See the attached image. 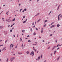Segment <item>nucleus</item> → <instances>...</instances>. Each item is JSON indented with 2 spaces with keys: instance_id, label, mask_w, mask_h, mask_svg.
<instances>
[{
  "instance_id": "39",
  "label": "nucleus",
  "mask_w": 62,
  "mask_h": 62,
  "mask_svg": "<svg viewBox=\"0 0 62 62\" xmlns=\"http://www.w3.org/2000/svg\"><path fill=\"white\" fill-rule=\"evenodd\" d=\"M36 30H38V28H36Z\"/></svg>"
},
{
  "instance_id": "61",
  "label": "nucleus",
  "mask_w": 62,
  "mask_h": 62,
  "mask_svg": "<svg viewBox=\"0 0 62 62\" xmlns=\"http://www.w3.org/2000/svg\"><path fill=\"white\" fill-rule=\"evenodd\" d=\"M9 26H10V25H9L8 26V27H9Z\"/></svg>"
},
{
  "instance_id": "10",
  "label": "nucleus",
  "mask_w": 62,
  "mask_h": 62,
  "mask_svg": "<svg viewBox=\"0 0 62 62\" xmlns=\"http://www.w3.org/2000/svg\"><path fill=\"white\" fill-rule=\"evenodd\" d=\"M39 13H38V14H37V15H36L35 16H38V15H39Z\"/></svg>"
},
{
  "instance_id": "32",
  "label": "nucleus",
  "mask_w": 62,
  "mask_h": 62,
  "mask_svg": "<svg viewBox=\"0 0 62 62\" xmlns=\"http://www.w3.org/2000/svg\"><path fill=\"white\" fill-rule=\"evenodd\" d=\"M13 46H14V45H13V44L12 46V48L13 47Z\"/></svg>"
},
{
  "instance_id": "6",
  "label": "nucleus",
  "mask_w": 62,
  "mask_h": 62,
  "mask_svg": "<svg viewBox=\"0 0 62 62\" xmlns=\"http://www.w3.org/2000/svg\"><path fill=\"white\" fill-rule=\"evenodd\" d=\"M40 56H39L38 57V58L37 59V60L38 61L39 60V59H40Z\"/></svg>"
},
{
  "instance_id": "30",
  "label": "nucleus",
  "mask_w": 62,
  "mask_h": 62,
  "mask_svg": "<svg viewBox=\"0 0 62 62\" xmlns=\"http://www.w3.org/2000/svg\"><path fill=\"white\" fill-rule=\"evenodd\" d=\"M26 22V21H24V22H23V23H25Z\"/></svg>"
},
{
  "instance_id": "55",
  "label": "nucleus",
  "mask_w": 62,
  "mask_h": 62,
  "mask_svg": "<svg viewBox=\"0 0 62 62\" xmlns=\"http://www.w3.org/2000/svg\"><path fill=\"white\" fill-rule=\"evenodd\" d=\"M42 41H43V42H44V40H43Z\"/></svg>"
},
{
  "instance_id": "4",
  "label": "nucleus",
  "mask_w": 62,
  "mask_h": 62,
  "mask_svg": "<svg viewBox=\"0 0 62 62\" xmlns=\"http://www.w3.org/2000/svg\"><path fill=\"white\" fill-rule=\"evenodd\" d=\"M61 15V14H60L58 15V21H59V16H60Z\"/></svg>"
},
{
  "instance_id": "52",
  "label": "nucleus",
  "mask_w": 62,
  "mask_h": 62,
  "mask_svg": "<svg viewBox=\"0 0 62 62\" xmlns=\"http://www.w3.org/2000/svg\"><path fill=\"white\" fill-rule=\"evenodd\" d=\"M30 37V36H29V35H28L27 36V37Z\"/></svg>"
},
{
  "instance_id": "51",
  "label": "nucleus",
  "mask_w": 62,
  "mask_h": 62,
  "mask_svg": "<svg viewBox=\"0 0 62 62\" xmlns=\"http://www.w3.org/2000/svg\"><path fill=\"white\" fill-rule=\"evenodd\" d=\"M33 45H36L37 44H33Z\"/></svg>"
},
{
  "instance_id": "31",
  "label": "nucleus",
  "mask_w": 62,
  "mask_h": 62,
  "mask_svg": "<svg viewBox=\"0 0 62 62\" xmlns=\"http://www.w3.org/2000/svg\"><path fill=\"white\" fill-rule=\"evenodd\" d=\"M22 10V9H20V12H21V11Z\"/></svg>"
},
{
  "instance_id": "57",
  "label": "nucleus",
  "mask_w": 62,
  "mask_h": 62,
  "mask_svg": "<svg viewBox=\"0 0 62 62\" xmlns=\"http://www.w3.org/2000/svg\"><path fill=\"white\" fill-rule=\"evenodd\" d=\"M4 48H3L2 49V51H3V50H4Z\"/></svg>"
},
{
  "instance_id": "36",
  "label": "nucleus",
  "mask_w": 62,
  "mask_h": 62,
  "mask_svg": "<svg viewBox=\"0 0 62 62\" xmlns=\"http://www.w3.org/2000/svg\"><path fill=\"white\" fill-rule=\"evenodd\" d=\"M55 42H56V43L57 42V40H55Z\"/></svg>"
},
{
  "instance_id": "37",
  "label": "nucleus",
  "mask_w": 62,
  "mask_h": 62,
  "mask_svg": "<svg viewBox=\"0 0 62 62\" xmlns=\"http://www.w3.org/2000/svg\"><path fill=\"white\" fill-rule=\"evenodd\" d=\"M3 41V40H1L0 41V42H1V41Z\"/></svg>"
},
{
  "instance_id": "8",
  "label": "nucleus",
  "mask_w": 62,
  "mask_h": 62,
  "mask_svg": "<svg viewBox=\"0 0 62 62\" xmlns=\"http://www.w3.org/2000/svg\"><path fill=\"white\" fill-rule=\"evenodd\" d=\"M33 35H36V33L35 32H34V33H33Z\"/></svg>"
},
{
  "instance_id": "5",
  "label": "nucleus",
  "mask_w": 62,
  "mask_h": 62,
  "mask_svg": "<svg viewBox=\"0 0 62 62\" xmlns=\"http://www.w3.org/2000/svg\"><path fill=\"white\" fill-rule=\"evenodd\" d=\"M3 27H4L3 26H0V29H2V28H3Z\"/></svg>"
},
{
  "instance_id": "46",
  "label": "nucleus",
  "mask_w": 62,
  "mask_h": 62,
  "mask_svg": "<svg viewBox=\"0 0 62 62\" xmlns=\"http://www.w3.org/2000/svg\"><path fill=\"white\" fill-rule=\"evenodd\" d=\"M42 54L41 55V58H42Z\"/></svg>"
},
{
  "instance_id": "29",
  "label": "nucleus",
  "mask_w": 62,
  "mask_h": 62,
  "mask_svg": "<svg viewBox=\"0 0 62 62\" xmlns=\"http://www.w3.org/2000/svg\"><path fill=\"white\" fill-rule=\"evenodd\" d=\"M28 42H31V41L30 40H28Z\"/></svg>"
},
{
  "instance_id": "59",
  "label": "nucleus",
  "mask_w": 62,
  "mask_h": 62,
  "mask_svg": "<svg viewBox=\"0 0 62 62\" xmlns=\"http://www.w3.org/2000/svg\"><path fill=\"white\" fill-rule=\"evenodd\" d=\"M13 26V25H12L11 26V27H12V26Z\"/></svg>"
},
{
  "instance_id": "16",
  "label": "nucleus",
  "mask_w": 62,
  "mask_h": 62,
  "mask_svg": "<svg viewBox=\"0 0 62 62\" xmlns=\"http://www.w3.org/2000/svg\"><path fill=\"white\" fill-rule=\"evenodd\" d=\"M54 22H52L51 23V25H52V24H54Z\"/></svg>"
},
{
  "instance_id": "17",
  "label": "nucleus",
  "mask_w": 62,
  "mask_h": 62,
  "mask_svg": "<svg viewBox=\"0 0 62 62\" xmlns=\"http://www.w3.org/2000/svg\"><path fill=\"white\" fill-rule=\"evenodd\" d=\"M12 46V44H11V45L10 46V48L11 49V46Z\"/></svg>"
},
{
  "instance_id": "21",
  "label": "nucleus",
  "mask_w": 62,
  "mask_h": 62,
  "mask_svg": "<svg viewBox=\"0 0 62 62\" xmlns=\"http://www.w3.org/2000/svg\"><path fill=\"white\" fill-rule=\"evenodd\" d=\"M46 26V24H45V25H44V27H45Z\"/></svg>"
},
{
  "instance_id": "58",
  "label": "nucleus",
  "mask_w": 62,
  "mask_h": 62,
  "mask_svg": "<svg viewBox=\"0 0 62 62\" xmlns=\"http://www.w3.org/2000/svg\"><path fill=\"white\" fill-rule=\"evenodd\" d=\"M13 36L14 37H15V36L14 35H13Z\"/></svg>"
},
{
  "instance_id": "24",
  "label": "nucleus",
  "mask_w": 62,
  "mask_h": 62,
  "mask_svg": "<svg viewBox=\"0 0 62 62\" xmlns=\"http://www.w3.org/2000/svg\"><path fill=\"white\" fill-rule=\"evenodd\" d=\"M59 46V44H58V45H57L56 47H58V46Z\"/></svg>"
},
{
  "instance_id": "49",
  "label": "nucleus",
  "mask_w": 62,
  "mask_h": 62,
  "mask_svg": "<svg viewBox=\"0 0 62 62\" xmlns=\"http://www.w3.org/2000/svg\"><path fill=\"white\" fill-rule=\"evenodd\" d=\"M24 11H26V9H24Z\"/></svg>"
},
{
  "instance_id": "44",
  "label": "nucleus",
  "mask_w": 62,
  "mask_h": 62,
  "mask_svg": "<svg viewBox=\"0 0 62 62\" xmlns=\"http://www.w3.org/2000/svg\"><path fill=\"white\" fill-rule=\"evenodd\" d=\"M3 46V45H0V47H1V46Z\"/></svg>"
},
{
  "instance_id": "27",
  "label": "nucleus",
  "mask_w": 62,
  "mask_h": 62,
  "mask_svg": "<svg viewBox=\"0 0 62 62\" xmlns=\"http://www.w3.org/2000/svg\"><path fill=\"white\" fill-rule=\"evenodd\" d=\"M6 21H7V22H11V21H8V20H6Z\"/></svg>"
},
{
  "instance_id": "14",
  "label": "nucleus",
  "mask_w": 62,
  "mask_h": 62,
  "mask_svg": "<svg viewBox=\"0 0 62 62\" xmlns=\"http://www.w3.org/2000/svg\"><path fill=\"white\" fill-rule=\"evenodd\" d=\"M60 7V5H59L58 7V9H57V10H58V9H59V7Z\"/></svg>"
},
{
  "instance_id": "11",
  "label": "nucleus",
  "mask_w": 62,
  "mask_h": 62,
  "mask_svg": "<svg viewBox=\"0 0 62 62\" xmlns=\"http://www.w3.org/2000/svg\"><path fill=\"white\" fill-rule=\"evenodd\" d=\"M60 58V56H59L57 59V60H59V59Z\"/></svg>"
},
{
  "instance_id": "19",
  "label": "nucleus",
  "mask_w": 62,
  "mask_h": 62,
  "mask_svg": "<svg viewBox=\"0 0 62 62\" xmlns=\"http://www.w3.org/2000/svg\"><path fill=\"white\" fill-rule=\"evenodd\" d=\"M47 22H48V20H46L45 21V23H46Z\"/></svg>"
},
{
  "instance_id": "15",
  "label": "nucleus",
  "mask_w": 62,
  "mask_h": 62,
  "mask_svg": "<svg viewBox=\"0 0 62 62\" xmlns=\"http://www.w3.org/2000/svg\"><path fill=\"white\" fill-rule=\"evenodd\" d=\"M59 26H60V25H59V24H58L57 25V27H59Z\"/></svg>"
},
{
  "instance_id": "13",
  "label": "nucleus",
  "mask_w": 62,
  "mask_h": 62,
  "mask_svg": "<svg viewBox=\"0 0 62 62\" xmlns=\"http://www.w3.org/2000/svg\"><path fill=\"white\" fill-rule=\"evenodd\" d=\"M33 50L35 52H36V51H37V50H36L35 49L33 48Z\"/></svg>"
},
{
  "instance_id": "54",
  "label": "nucleus",
  "mask_w": 62,
  "mask_h": 62,
  "mask_svg": "<svg viewBox=\"0 0 62 62\" xmlns=\"http://www.w3.org/2000/svg\"><path fill=\"white\" fill-rule=\"evenodd\" d=\"M53 54H50V55H51V56H52V55Z\"/></svg>"
},
{
  "instance_id": "56",
  "label": "nucleus",
  "mask_w": 62,
  "mask_h": 62,
  "mask_svg": "<svg viewBox=\"0 0 62 62\" xmlns=\"http://www.w3.org/2000/svg\"><path fill=\"white\" fill-rule=\"evenodd\" d=\"M42 30H43V28L42 27Z\"/></svg>"
},
{
  "instance_id": "2",
  "label": "nucleus",
  "mask_w": 62,
  "mask_h": 62,
  "mask_svg": "<svg viewBox=\"0 0 62 62\" xmlns=\"http://www.w3.org/2000/svg\"><path fill=\"white\" fill-rule=\"evenodd\" d=\"M31 54L33 56L34 55V52L32 51V52H31V54H30V55H31Z\"/></svg>"
},
{
  "instance_id": "41",
  "label": "nucleus",
  "mask_w": 62,
  "mask_h": 62,
  "mask_svg": "<svg viewBox=\"0 0 62 62\" xmlns=\"http://www.w3.org/2000/svg\"><path fill=\"white\" fill-rule=\"evenodd\" d=\"M23 54V53H20V54Z\"/></svg>"
},
{
  "instance_id": "18",
  "label": "nucleus",
  "mask_w": 62,
  "mask_h": 62,
  "mask_svg": "<svg viewBox=\"0 0 62 62\" xmlns=\"http://www.w3.org/2000/svg\"><path fill=\"white\" fill-rule=\"evenodd\" d=\"M15 20V18L14 19L12 20V21H14Z\"/></svg>"
},
{
  "instance_id": "25",
  "label": "nucleus",
  "mask_w": 62,
  "mask_h": 62,
  "mask_svg": "<svg viewBox=\"0 0 62 62\" xmlns=\"http://www.w3.org/2000/svg\"><path fill=\"white\" fill-rule=\"evenodd\" d=\"M24 31H25V30H23L22 31V32H24Z\"/></svg>"
},
{
  "instance_id": "7",
  "label": "nucleus",
  "mask_w": 62,
  "mask_h": 62,
  "mask_svg": "<svg viewBox=\"0 0 62 62\" xmlns=\"http://www.w3.org/2000/svg\"><path fill=\"white\" fill-rule=\"evenodd\" d=\"M26 53L27 54H30L29 51H27L26 52Z\"/></svg>"
},
{
  "instance_id": "26",
  "label": "nucleus",
  "mask_w": 62,
  "mask_h": 62,
  "mask_svg": "<svg viewBox=\"0 0 62 62\" xmlns=\"http://www.w3.org/2000/svg\"><path fill=\"white\" fill-rule=\"evenodd\" d=\"M50 46H49V47L47 48V49H50Z\"/></svg>"
},
{
  "instance_id": "9",
  "label": "nucleus",
  "mask_w": 62,
  "mask_h": 62,
  "mask_svg": "<svg viewBox=\"0 0 62 62\" xmlns=\"http://www.w3.org/2000/svg\"><path fill=\"white\" fill-rule=\"evenodd\" d=\"M55 26V25L54 26V25H52V26H51L50 27H51V28H52L53 27Z\"/></svg>"
},
{
  "instance_id": "22",
  "label": "nucleus",
  "mask_w": 62,
  "mask_h": 62,
  "mask_svg": "<svg viewBox=\"0 0 62 62\" xmlns=\"http://www.w3.org/2000/svg\"><path fill=\"white\" fill-rule=\"evenodd\" d=\"M8 58L6 61L7 62H8Z\"/></svg>"
},
{
  "instance_id": "38",
  "label": "nucleus",
  "mask_w": 62,
  "mask_h": 62,
  "mask_svg": "<svg viewBox=\"0 0 62 62\" xmlns=\"http://www.w3.org/2000/svg\"><path fill=\"white\" fill-rule=\"evenodd\" d=\"M52 35H53V34H51L50 35V36H52Z\"/></svg>"
},
{
  "instance_id": "1",
  "label": "nucleus",
  "mask_w": 62,
  "mask_h": 62,
  "mask_svg": "<svg viewBox=\"0 0 62 62\" xmlns=\"http://www.w3.org/2000/svg\"><path fill=\"white\" fill-rule=\"evenodd\" d=\"M15 58L14 57L10 59V60L11 62L13 61V60H14Z\"/></svg>"
},
{
  "instance_id": "45",
  "label": "nucleus",
  "mask_w": 62,
  "mask_h": 62,
  "mask_svg": "<svg viewBox=\"0 0 62 62\" xmlns=\"http://www.w3.org/2000/svg\"><path fill=\"white\" fill-rule=\"evenodd\" d=\"M31 31H32V28L31 29Z\"/></svg>"
},
{
  "instance_id": "20",
  "label": "nucleus",
  "mask_w": 62,
  "mask_h": 62,
  "mask_svg": "<svg viewBox=\"0 0 62 62\" xmlns=\"http://www.w3.org/2000/svg\"><path fill=\"white\" fill-rule=\"evenodd\" d=\"M34 22H33L32 23V25H34Z\"/></svg>"
},
{
  "instance_id": "50",
  "label": "nucleus",
  "mask_w": 62,
  "mask_h": 62,
  "mask_svg": "<svg viewBox=\"0 0 62 62\" xmlns=\"http://www.w3.org/2000/svg\"><path fill=\"white\" fill-rule=\"evenodd\" d=\"M1 51H2V50H1V49H0V53H1Z\"/></svg>"
},
{
  "instance_id": "64",
  "label": "nucleus",
  "mask_w": 62,
  "mask_h": 62,
  "mask_svg": "<svg viewBox=\"0 0 62 62\" xmlns=\"http://www.w3.org/2000/svg\"><path fill=\"white\" fill-rule=\"evenodd\" d=\"M22 47H23V44L22 45Z\"/></svg>"
},
{
  "instance_id": "35",
  "label": "nucleus",
  "mask_w": 62,
  "mask_h": 62,
  "mask_svg": "<svg viewBox=\"0 0 62 62\" xmlns=\"http://www.w3.org/2000/svg\"><path fill=\"white\" fill-rule=\"evenodd\" d=\"M7 41H8V40H7L6 41L5 43L7 42Z\"/></svg>"
},
{
  "instance_id": "53",
  "label": "nucleus",
  "mask_w": 62,
  "mask_h": 62,
  "mask_svg": "<svg viewBox=\"0 0 62 62\" xmlns=\"http://www.w3.org/2000/svg\"><path fill=\"white\" fill-rule=\"evenodd\" d=\"M18 54H20V53L19 52H18Z\"/></svg>"
},
{
  "instance_id": "12",
  "label": "nucleus",
  "mask_w": 62,
  "mask_h": 62,
  "mask_svg": "<svg viewBox=\"0 0 62 62\" xmlns=\"http://www.w3.org/2000/svg\"><path fill=\"white\" fill-rule=\"evenodd\" d=\"M56 51H57L56 50L54 51V54H55V53L56 52Z\"/></svg>"
},
{
  "instance_id": "34",
  "label": "nucleus",
  "mask_w": 62,
  "mask_h": 62,
  "mask_svg": "<svg viewBox=\"0 0 62 62\" xmlns=\"http://www.w3.org/2000/svg\"><path fill=\"white\" fill-rule=\"evenodd\" d=\"M52 12V11H51L50 13H49V14H48V15H50V14Z\"/></svg>"
},
{
  "instance_id": "23",
  "label": "nucleus",
  "mask_w": 62,
  "mask_h": 62,
  "mask_svg": "<svg viewBox=\"0 0 62 62\" xmlns=\"http://www.w3.org/2000/svg\"><path fill=\"white\" fill-rule=\"evenodd\" d=\"M43 32V30H42L41 31V33H42Z\"/></svg>"
},
{
  "instance_id": "42",
  "label": "nucleus",
  "mask_w": 62,
  "mask_h": 62,
  "mask_svg": "<svg viewBox=\"0 0 62 62\" xmlns=\"http://www.w3.org/2000/svg\"><path fill=\"white\" fill-rule=\"evenodd\" d=\"M59 49H60V48L59 47H58L57 48V50H59Z\"/></svg>"
},
{
  "instance_id": "33",
  "label": "nucleus",
  "mask_w": 62,
  "mask_h": 62,
  "mask_svg": "<svg viewBox=\"0 0 62 62\" xmlns=\"http://www.w3.org/2000/svg\"><path fill=\"white\" fill-rule=\"evenodd\" d=\"M20 39L21 41V42H22V38H20Z\"/></svg>"
},
{
  "instance_id": "63",
  "label": "nucleus",
  "mask_w": 62,
  "mask_h": 62,
  "mask_svg": "<svg viewBox=\"0 0 62 62\" xmlns=\"http://www.w3.org/2000/svg\"><path fill=\"white\" fill-rule=\"evenodd\" d=\"M34 27H35V25H34V27L33 26V27H33V28H34Z\"/></svg>"
},
{
  "instance_id": "40",
  "label": "nucleus",
  "mask_w": 62,
  "mask_h": 62,
  "mask_svg": "<svg viewBox=\"0 0 62 62\" xmlns=\"http://www.w3.org/2000/svg\"><path fill=\"white\" fill-rule=\"evenodd\" d=\"M25 16H24L23 17V18H25Z\"/></svg>"
},
{
  "instance_id": "43",
  "label": "nucleus",
  "mask_w": 62,
  "mask_h": 62,
  "mask_svg": "<svg viewBox=\"0 0 62 62\" xmlns=\"http://www.w3.org/2000/svg\"><path fill=\"white\" fill-rule=\"evenodd\" d=\"M62 16H60V18H62Z\"/></svg>"
},
{
  "instance_id": "3",
  "label": "nucleus",
  "mask_w": 62,
  "mask_h": 62,
  "mask_svg": "<svg viewBox=\"0 0 62 62\" xmlns=\"http://www.w3.org/2000/svg\"><path fill=\"white\" fill-rule=\"evenodd\" d=\"M56 47V46H54V47H53L52 48V50H54V48H55V47Z\"/></svg>"
},
{
  "instance_id": "48",
  "label": "nucleus",
  "mask_w": 62,
  "mask_h": 62,
  "mask_svg": "<svg viewBox=\"0 0 62 62\" xmlns=\"http://www.w3.org/2000/svg\"><path fill=\"white\" fill-rule=\"evenodd\" d=\"M61 45H62V44H61V45L59 44V46H61Z\"/></svg>"
},
{
  "instance_id": "28",
  "label": "nucleus",
  "mask_w": 62,
  "mask_h": 62,
  "mask_svg": "<svg viewBox=\"0 0 62 62\" xmlns=\"http://www.w3.org/2000/svg\"><path fill=\"white\" fill-rule=\"evenodd\" d=\"M12 30H10V32H12Z\"/></svg>"
},
{
  "instance_id": "47",
  "label": "nucleus",
  "mask_w": 62,
  "mask_h": 62,
  "mask_svg": "<svg viewBox=\"0 0 62 62\" xmlns=\"http://www.w3.org/2000/svg\"><path fill=\"white\" fill-rule=\"evenodd\" d=\"M40 21V19L38 21V22H39V21Z\"/></svg>"
},
{
  "instance_id": "62",
  "label": "nucleus",
  "mask_w": 62,
  "mask_h": 62,
  "mask_svg": "<svg viewBox=\"0 0 62 62\" xmlns=\"http://www.w3.org/2000/svg\"><path fill=\"white\" fill-rule=\"evenodd\" d=\"M2 20H4V18H2Z\"/></svg>"
},
{
  "instance_id": "60",
  "label": "nucleus",
  "mask_w": 62,
  "mask_h": 62,
  "mask_svg": "<svg viewBox=\"0 0 62 62\" xmlns=\"http://www.w3.org/2000/svg\"><path fill=\"white\" fill-rule=\"evenodd\" d=\"M46 62V60H45V61L44 62Z\"/></svg>"
}]
</instances>
